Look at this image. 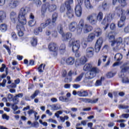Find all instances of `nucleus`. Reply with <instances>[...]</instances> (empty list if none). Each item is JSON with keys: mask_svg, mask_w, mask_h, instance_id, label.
Instances as JSON below:
<instances>
[{"mask_svg": "<svg viewBox=\"0 0 129 129\" xmlns=\"http://www.w3.org/2000/svg\"><path fill=\"white\" fill-rule=\"evenodd\" d=\"M17 22H19L22 25H26L27 24L26 16L19 14L17 17Z\"/></svg>", "mask_w": 129, "mask_h": 129, "instance_id": "nucleus-14", "label": "nucleus"}, {"mask_svg": "<svg viewBox=\"0 0 129 129\" xmlns=\"http://www.w3.org/2000/svg\"><path fill=\"white\" fill-rule=\"evenodd\" d=\"M103 42V40H102V38L100 37L99 39H98L95 45V50L96 51V53H98V52L100 51V48H101Z\"/></svg>", "mask_w": 129, "mask_h": 129, "instance_id": "nucleus-8", "label": "nucleus"}, {"mask_svg": "<svg viewBox=\"0 0 129 129\" xmlns=\"http://www.w3.org/2000/svg\"><path fill=\"white\" fill-rule=\"evenodd\" d=\"M107 76L108 78H111V77H113V76H114V74L112 72H110L107 74Z\"/></svg>", "mask_w": 129, "mask_h": 129, "instance_id": "nucleus-55", "label": "nucleus"}, {"mask_svg": "<svg viewBox=\"0 0 129 129\" xmlns=\"http://www.w3.org/2000/svg\"><path fill=\"white\" fill-rule=\"evenodd\" d=\"M73 87L75 89H77L78 88H80V85L79 84H74L73 85Z\"/></svg>", "mask_w": 129, "mask_h": 129, "instance_id": "nucleus-62", "label": "nucleus"}, {"mask_svg": "<svg viewBox=\"0 0 129 129\" xmlns=\"http://www.w3.org/2000/svg\"><path fill=\"white\" fill-rule=\"evenodd\" d=\"M81 43L79 40H75L69 42V46L72 47L73 52H77L80 49Z\"/></svg>", "mask_w": 129, "mask_h": 129, "instance_id": "nucleus-4", "label": "nucleus"}, {"mask_svg": "<svg viewBox=\"0 0 129 129\" xmlns=\"http://www.w3.org/2000/svg\"><path fill=\"white\" fill-rule=\"evenodd\" d=\"M121 16L120 20L118 23V26L119 28H122L124 26V21L125 20V11L124 10H121Z\"/></svg>", "mask_w": 129, "mask_h": 129, "instance_id": "nucleus-7", "label": "nucleus"}, {"mask_svg": "<svg viewBox=\"0 0 129 129\" xmlns=\"http://www.w3.org/2000/svg\"><path fill=\"white\" fill-rule=\"evenodd\" d=\"M79 27L77 29L76 34L80 35L82 33V30L84 34H87L93 30V28L90 25L85 24L84 25V20L81 19L78 24Z\"/></svg>", "mask_w": 129, "mask_h": 129, "instance_id": "nucleus-2", "label": "nucleus"}, {"mask_svg": "<svg viewBox=\"0 0 129 129\" xmlns=\"http://www.w3.org/2000/svg\"><path fill=\"white\" fill-rule=\"evenodd\" d=\"M59 99L60 101H62V102H69V98H65L64 96H60Z\"/></svg>", "mask_w": 129, "mask_h": 129, "instance_id": "nucleus-39", "label": "nucleus"}, {"mask_svg": "<svg viewBox=\"0 0 129 129\" xmlns=\"http://www.w3.org/2000/svg\"><path fill=\"white\" fill-rule=\"evenodd\" d=\"M4 47L6 49V50H7L9 54L11 55V49H10V47L8 46L7 45H4Z\"/></svg>", "mask_w": 129, "mask_h": 129, "instance_id": "nucleus-53", "label": "nucleus"}, {"mask_svg": "<svg viewBox=\"0 0 129 129\" xmlns=\"http://www.w3.org/2000/svg\"><path fill=\"white\" fill-rule=\"evenodd\" d=\"M39 93H40V91L38 90H36L34 93L31 95V98L32 99H34V98H35V97H36V96H37V95H38V94H39Z\"/></svg>", "mask_w": 129, "mask_h": 129, "instance_id": "nucleus-44", "label": "nucleus"}, {"mask_svg": "<svg viewBox=\"0 0 129 129\" xmlns=\"http://www.w3.org/2000/svg\"><path fill=\"white\" fill-rule=\"evenodd\" d=\"M57 29L59 34H60L61 35L64 34L63 33V27H62L61 25H58Z\"/></svg>", "mask_w": 129, "mask_h": 129, "instance_id": "nucleus-43", "label": "nucleus"}, {"mask_svg": "<svg viewBox=\"0 0 129 129\" xmlns=\"http://www.w3.org/2000/svg\"><path fill=\"white\" fill-rule=\"evenodd\" d=\"M27 113H28L29 115H31L34 113L35 120H38L39 118H40V116H37V114H38V113L35 111H34L33 109H30L28 111Z\"/></svg>", "mask_w": 129, "mask_h": 129, "instance_id": "nucleus-21", "label": "nucleus"}, {"mask_svg": "<svg viewBox=\"0 0 129 129\" xmlns=\"http://www.w3.org/2000/svg\"><path fill=\"white\" fill-rule=\"evenodd\" d=\"M61 36L63 41H68V40H70L72 37V33L71 32H67L63 33Z\"/></svg>", "mask_w": 129, "mask_h": 129, "instance_id": "nucleus-19", "label": "nucleus"}, {"mask_svg": "<svg viewBox=\"0 0 129 129\" xmlns=\"http://www.w3.org/2000/svg\"><path fill=\"white\" fill-rule=\"evenodd\" d=\"M29 18L31 19L32 20H30L28 22V25L30 27H34L36 25V21H34V19L35 17L33 14L31 13L29 15Z\"/></svg>", "mask_w": 129, "mask_h": 129, "instance_id": "nucleus-20", "label": "nucleus"}, {"mask_svg": "<svg viewBox=\"0 0 129 129\" xmlns=\"http://www.w3.org/2000/svg\"><path fill=\"white\" fill-rule=\"evenodd\" d=\"M95 85V86H100V85H101V80H97Z\"/></svg>", "mask_w": 129, "mask_h": 129, "instance_id": "nucleus-57", "label": "nucleus"}, {"mask_svg": "<svg viewBox=\"0 0 129 129\" xmlns=\"http://www.w3.org/2000/svg\"><path fill=\"white\" fill-rule=\"evenodd\" d=\"M82 45L84 48H86L87 47V41H85L84 39L82 40Z\"/></svg>", "mask_w": 129, "mask_h": 129, "instance_id": "nucleus-47", "label": "nucleus"}, {"mask_svg": "<svg viewBox=\"0 0 129 129\" xmlns=\"http://www.w3.org/2000/svg\"><path fill=\"white\" fill-rule=\"evenodd\" d=\"M124 33H129V26L126 27L124 29Z\"/></svg>", "mask_w": 129, "mask_h": 129, "instance_id": "nucleus-64", "label": "nucleus"}, {"mask_svg": "<svg viewBox=\"0 0 129 129\" xmlns=\"http://www.w3.org/2000/svg\"><path fill=\"white\" fill-rule=\"evenodd\" d=\"M83 76H84V73H81L79 76H78L76 79L75 80V82H80L83 78Z\"/></svg>", "mask_w": 129, "mask_h": 129, "instance_id": "nucleus-33", "label": "nucleus"}, {"mask_svg": "<svg viewBox=\"0 0 129 129\" xmlns=\"http://www.w3.org/2000/svg\"><path fill=\"white\" fill-rule=\"evenodd\" d=\"M67 17L68 19H72L74 17V11L71 8H67Z\"/></svg>", "mask_w": 129, "mask_h": 129, "instance_id": "nucleus-16", "label": "nucleus"}, {"mask_svg": "<svg viewBox=\"0 0 129 129\" xmlns=\"http://www.w3.org/2000/svg\"><path fill=\"white\" fill-rule=\"evenodd\" d=\"M98 101V99H96L95 100H92L90 99L85 98L84 102L88 103H96V102Z\"/></svg>", "mask_w": 129, "mask_h": 129, "instance_id": "nucleus-32", "label": "nucleus"}, {"mask_svg": "<svg viewBox=\"0 0 129 129\" xmlns=\"http://www.w3.org/2000/svg\"><path fill=\"white\" fill-rule=\"evenodd\" d=\"M57 18H58V14L54 13L52 15V23H55L56 21H57Z\"/></svg>", "mask_w": 129, "mask_h": 129, "instance_id": "nucleus-42", "label": "nucleus"}, {"mask_svg": "<svg viewBox=\"0 0 129 129\" xmlns=\"http://www.w3.org/2000/svg\"><path fill=\"white\" fill-rule=\"evenodd\" d=\"M78 95L80 97H86L88 96V92L87 91H78Z\"/></svg>", "mask_w": 129, "mask_h": 129, "instance_id": "nucleus-25", "label": "nucleus"}, {"mask_svg": "<svg viewBox=\"0 0 129 129\" xmlns=\"http://www.w3.org/2000/svg\"><path fill=\"white\" fill-rule=\"evenodd\" d=\"M75 62V58L73 57H69L67 58H62L61 60V63L64 64L66 63L67 65L72 66Z\"/></svg>", "mask_w": 129, "mask_h": 129, "instance_id": "nucleus-6", "label": "nucleus"}, {"mask_svg": "<svg viewBox=\"0 0 129 129\" xmlns=\"http://www.w3.org/2000/svg\"><path fill=\"white\" fill-rule=\"evenodd\" d=\"M103 10H107L109 8V4L106 2H104L102 5Z\"/></svg>", "mask_w": 129, "mask_h": 129, "instance_id": "nucleus-45", "label": "nucleus"}, {"mask_svg": "<svg viewBox=\"0 0 129 129\" xmlns=\"http://www.w3.org/2000/svg\"><path fill=\"white\" fill-rule=\"evenodd\" d=\"M128 63H125L121 67V73H125L128 70Z\"/></svg>", "mask_w": 129, "mask_h": 129, "instance_id": "nucleus-23", "label": "nucleus"}, {"mask_svg": "<svg viewBox=\"0 0 129 129\" xmlns=\"http://www.w3.org/2000/svg\"><path fill=\"white\" fill-rule=\"evenodd\" d=\"M86 55L88 58H92L94 56V48L92 47H88L86 50Z\"/></svg>", "mask_w": 129, "mask_h": 129, "instance_id": "nucleus-10", "label": "nucleus"}, {"mask_svg": "<svg viewBox=\"0 0 129 129\" xmlns=\"http://www.w3.org/2000/svg\"><path fill=\"white\" fill-rule=\"evenodd\" d=\"M11 36H12V38H13L14 41H16V40H17L18 37H17V35H16V33L15 32H12L11 34Z\"/></svg>", "mask_w": 129, "mask_h": 129, "instance_id": "nucleus-52", "label": "nucleus"}, {"mask_svg": "<svg viewBox=\"0 0 129 129\" xmlns=\"http://www.w3.org/2000/svg\"><path fill=\"white\" fill-rule=\"evenodd\" d=\"M93 34H94L95 37H99L102 34V30L101 29L98 28L94 30Z\"/></svg>", "mask_w": 129, "mask_h": 129, "instance_id": "nucleus-22", "label": "nucleus"}, {"mask_svg": "<svg viewBox=\"0 0 129 129\" xmlns=\"http://www.w3.org/2000/svg\"><path fill=\"white\" fill-rule=\"evenodd\" d=\"M122 83H128V78L125 77L122 79Z\"/></svg>", "mask_w": 129, "mask_h": 129, "instance_id": "nucleus-59", "label": "nucleus"}, {"mask_svg": "<svg viewBox=\"0 0 129 129\" xmlns=\"http://www.w3.org/2000/svg\"><path fill=\"white\" fill-rule=\"evenodd\" d=\"M62 113H63V111H57L54 114H55V116H56L57 118H59V116L60 114H62Z\"/></svg>", "mask_w": 129, "mask_h": 129, "instance_id": "nucleus-51", "label": "nucleus"}, {"mask_svg": "<svg viewBox=\"0 0 129 129\" xmlns=\"http://www.w3.org/2000/svg\"><path fill=\"white\" fill-rule=\"evenodd\" d=\"M34 3L36 5L37 7H40L42 5L41 0H35Z\"/></svg>", "mask_w": 129, "mask_h": 129, "instance_id": "nucleus-49", "label": "nucleus"}, {"mask_svg": "<svg viewBox=\"0 0 129 129\" xmlns=\"http://www.w3.org/2000/svg\"><path fill=\"white\" fill-rule=\"evenodd\" d=\"M8 28L7 27V25L6 24H2L0 26V30L2 32H6L7 31Z\"/></svg>", "mask_w": 129, "mask_h": 129, "instance_id": "nucleus-41", "label": "nucleus"}, {"mask_svg": "<svg viewBox=\"0 0 129 129\" xmlns=\"http://www.w3.org/2000/svg\"><path fill=\"white\" fill-rule=\"evenodd\" d=\"M114 59H116L117 58L116 61L118 62H119L121 59H122V54L120 53H117L115 55Z\"/></svg>", "mask_w": 129, "mask_h": 129, "instance_id": "nucleus-37", "label": "nucleus"}, {"mask_svg": "<svg viewBox=\"0 0 129 129\" xmlns=\"http://www.w3.org/2000/svg\"><path fill=\"white\" fill-rule=\"evenodd\" d=\"M103 19V14L102 12H99L98 15L96 14V20L99 22H101Z\"/></svg>", "mask_w": 129, "mask_h": 129, "instance_id": "nucleus-30", "label": "nucleus"}, {"mask_svg": "<svg viewBox=\"0 0 129 129\" xmlns=\"http://www.w3.org/2000/svg\"><path fill=\"white\" fill-rule=\"evenodd\" d=\"M66 10L65 6L64 5H61L60 9V11L63 13Z\"/></svg>", "mask_w": 129, "mask_h": 129, "instance_id": "nucleus-63", "label": "nucleus"}, {"mask_svg": "<svg viewBox=\"0 0 129 129\" xmlns=\"http://www.w3.org/2000/svg\"><path fill=\"white\" fill-rule=\"evenodd\" d=\"M27 13H28V8H22L20 9L19 15L26 16V15H27Z\"/></svg>", "mask_w": 129, "mask_h": 129, "instance_id": "nucleus-26", "label": "nucleus"}, {"mask_svg": "<svg viewBox=\"0 0 129 129\" xmlns=\"http://www.w3.org/2000/svg\"><path fill=\"white\" fill-rule=\"evenodd\" d=\"M73 4V0H67L65 3L66 8H71L70 6Z\"/></svg>", "mask_w": 129, "mask_h": 129, "instance_id": "nucleus-38", "label": "nucleus"}, {"mask_svg": "<svg viewBox=\"0 0 129 129\" xmlns=\"http://www.w3.org/2000/svg\"><path fill=\"white\" fill-rule=\"evenodd\" d=\"M45 66L46 64H44L43 63L41 64L37 69L38 72H39V73H43V72H44Z\"/></svg>", "mask_w": 129, "mask_h": 129, "instance_id": "nucleus-31", "label": "nucleus"}, {"mask_svg": "<svg viewBox=\"0 0 129 129\" xmlns=\"http://www.w3.org/2000/svg\"><path fill=\"white\" fill-rule=\"evenodd\" d=\"M113 19V16L111 14H109L106 15L105 18L103 19V21L101 22L102 25H105L107 23H110Z\"/></svg>", "mask_w": 129, "mask_h": 129, "instance_id": "nucleus-12", "label": "nucleus"}, {"mask_svg": "<svg viewBox=\"0 0 129 129\" xmlns=\"http://www.w3.org/2000/svg\"><path fill=\"white\" fill-rule=\"evenodd\" d=\"M84 71H89L85 75V78L87 79H92L96 76V74H98L100 72L99 69L96 67H93L92 64L90 63H87L84 66Z\"/></svg>", "mask_w": 129, "mask_h": 129, "instance_id": "nucleus-1", "label": "nucleus"}, {"mask_svg": "<svg viewBox=\"0 0 129 129\" xmlns=\"http://www.w3.org/2000/svg\"><path fill=\"white\" fill-rule=\"evenodd\" d=\"M5 68H6V65L2 64V67L0 68V72H4L5 71Z\"/></svg>", "mask_w": 129, "mask_h": 129, "instance_id": "nucleus-60", "label": "nucleus"}, {"mask_svg": "<svg viewBox=\"0 0 129 129\" xmlns=\"http://www.w3.org/2000/svg\"><path fill=\"white\" fill-rule=\"evenodd\" d=\"M72 81V78L71 77H70L69 78H66L64 79V82L66 83H70Z\"/></svg>", "mask_w": 129, "mask_h": 129, "instance_id": "nucleus-48", "label": "nucleus"}, {"mask_svg": "<svg viewBox=\"0 0 129 129\" xmlns=\"http://www.w3.org/2000/svg\"><path fill=\"white\" fill-rule=\"evenodd\" d=\"M87 21L91 25H96L97 24V20H96V13H93L87 17Z\"/></svg>", "mask_w": 129, "mask_h": 129, "instance_id": "nucleus-5", "label": "nucleus"}, {"mask_svg": "<svg viewBox=\"0 0 129 129\" xmlns=\"http://www.w3.org/2000/svg\"><path fill=\"white\" fill-rule=\"evenodd\" d=\"M57 9V6H56L54 4H52L51 5H48L46 7V9H44V8L42 7L41 12L42 13H45L46 10H47L48 12H54Z\"/></svg>", "mask_w": 129, "mask_h": 129, "instance_id": "nucleus-9", "label": "nucleus"}, {"mask_svg": "<svg viewBox=\"0 0 129 129\" xmlns=\"http://www.w3.org/2000/svg\"><path fill=\"white\" fill-rule=\"evenodd\" d=\"M78 28L79 26L76 22H72L69 25V29L71 32H75Z\"/></svg>", "mask_w": 129, "mask_h": 129, "instance_id": "nucleus-11", "label": "nucleus"}, {"mask_svg": "<svg viewBox=\"0 0 129 129\" xmlns=\"http://www.w3.org/2000/svg\"><path fill=\"white\" fill-rule=\"evenodd\" d=\"M107 58V56L106 55H103L101 59H99L98 62V66H100V64H101V59L104 61L105 62L106 61V58Z\"/></svg>", "mask_w": 129, "mask_h": 129, "instance_id": "nucleus-35", "label": "nucleus"}, {"mask_svg": "<svg viewBox=\"0 0 129 129\" xmlns=\"http://www.w3.org/2000/svg\"><path fill=\"white\" fill-rule=\"evenodd\" d=\"M18 108L19 107L16 104H14L12 105V109H13L14 111L18 110Z\"/></svg>", "mask_w": 129, "mask_h": 129, "instance_id": "nucleus-58", "label": "nucleus"}, {"mask_svg": "<svg viewBox=\"0 0 129 129\" xmlns=\"http://www.w3.org/2000/svg\"><path fill=\"white\" fill-rule=\"evenodd\" d=\"M48 49L51 52H57L58 51V46L57 44L54 42H51L48 45Z\"/></svg>", "mask_w": 129, "mask_h": 129, "instance_id": "nucleus-15", "label": "nucleus"}, {"mask_svg": "<svg viewBox=\"0 0 129 129\" xmlns=\"http://www.w3.org/2000/svg\"><path fill=\"white\" fill-rule=\"evenodd\" d=\"M87 62V58L85 56H82L80 59V64H82L83 65L85 64Z\"/></svg>", "mask_w": 129, "mask_h": 129, "instance_id": "nucleus-36", "label": "nucleus"}, {"mask_svg": "<svg viewBox=\"0 0 129 129\" xmlns=\"http://www.w3.org/2000/svg\"><path fill=\"white\" fill-rule=\"evenodd\" d=\"M95 39V36L93 33H91L89 34L87 37V42L89 43H91L93 40Z\"/></svg>", "mask_w": 129, "mask_h": 129, "instance_id": "nucleus-28", "label": "nucleus"}, {"mask_svg": "<svg viewBox=\"0 0 129 129\" xmlns=\"http://www.w3.org/2000/svg\"><path fill=\"white\" fill-rule=\"evenodd\" d=\"M63 87L66 89H70V87H71V84H64Z\"/></svg>", "mask_w": 129, "mask_h": 129, "instance_id": "nucleus-56", "label": "nucleus"}, {"mask_svg": "<svg viewBox=\"0 0 129 129\" xmlns=\"http://www.w3.org/2000/svg\"><path fill=\"white\" fill-rule=\"evenodd\" d=\"M31 43L33 46H36L37 45V43H38L37 38H32V39L31 41Z\"/></svg>", "mask_w": 129, "mask_h": 129, "instance_id": "nucleus-46", "label": "nucleus"}, {"mask_svg": "<svg viewBox=\"0 0 129 129\" xmlns=\"http://www.w3.org/2000/svg\"><path fill=\"white\" fill-rule=\"evenodd\" d=\"M2 117H3V119H6L7 120H9V119H10V116H8L6 114H4L2 115Z\"/></svg>", "mask_w": 129, "mask_h": 129, "instance_id": "nucleus-54", "label": "nucleus"}, {"mask_svg": "<svg viewBox=\"0 0 129 129\" xmlns=\"http://www.w3.org/2000/svg\"><path fill=\"white\" fill-rule=\"evenodd\" d=\"M6 18H7L6 12L0 11V24L3 23L4 20H6Z\"/></svg>", "mask_w": 129, "mask_h": 129, "instance_id": "nucleus-27", "label": "nucleus"}, {"mask_svg": "<svg viewBox=\"0 0 129 129\" xmlns=\"http://www.w3.org/2000/svg\"><path fill=\"white\" fill-rule=\"evenodd\" d=\"M118 107L121 109H127V108H128V106L124 105H119Z\"/></svg>", "mask_w": 129, "mask_h": 129, "instance_id": "nucleus-50", "label": "nucleus"}, {"mask_svg": "<svg viewBox=\"0 0 129 129\" xmlns=\"http://www.w3.org/2000/svg\"><path fill=\"white\" fill-rule=\"evenodd\" d=\"M107 37L109 39V42L112 47H114L116 45V47L113 48V50H117L119 45L122 43V38L118 37L115 40L114 35L112 34V32H110L108 34Z\"/></svg>", "mask_w": 129, "mask_h": 129, "instance_id": "nucleus-3", "label": "nucleus"}, {"mask_svg": "<svg viewBox=\"0 0 129 129\" xmlns=\"http://www.w3.org/2000/svg\"><path fill=\"white\" fill-rule=\"evenodd\" d=\"M43 32V29L41 27L35 28L34 30V33L35 35H39L40 33Z\"/></svg>", "mask_w": 129, "mask_h": 129, "instance_id": "nucleus-34", "label": "nucleus"}, {"mask_svg": "<svg viewBox=\"0 0 129 129\" xmlns=\"http://www.w3.org/2000/svg\"><path fill=\"white\" fill-rule=\"evenodd\" d=\"M66 50V45L65 44H61L59 47V52L61 54H63L65 52Z\"/></svg>", "mask_w": 129, "mask_h": 129, "instance_id": "nucleus-29", "label": "nucleus"}, {"mask_svg": "<svg viewBox=\"0 0 129 129\" xmlns=\"http://www.w3.org/2000/svg\"><path fill=\"white\" fill-rule=\"evenodd\" d=\"M81 6H82V4H78L75 8V14L77 17H81V15H82V8Z\"/></svg>", "mask_w": 129, "mask_h": 129, "instance_id": "nucleus-13", "label": "nucleus"}, {"mask_svg": "<svg viewBox=\"0 0 129 129\" xmlns=\"http://www.w3.org/2000/svg\"><path fill=\"white\" fill-rule=\"evenodd\" d=\"M10 19L12 22L14 24L18 22V16H17V13L15 12H12L10 13Z\"/></svg>", "mask_w": 129, "mask_h": 129, "instance_id": "nucleus-18", "label": "nucleus"}, {"mask_svg": "<svg viewBox=\"0 0 129 129\" xmlns=\"http://www.w3.org/2000/svg\"><path fill=\"white\" fill-rule=\"evenodd\" d=\"M85 6L87 8V9H91L92 6H91V4H90V1L89 0H87L85 2Z\"/></svg>", "mask_w": 129, "mask_h": 129, "instance_id": "nucleus-40", "label": "nucleus"}, {"mask_svg": "<svg viewBox=\"0 0 129 129\" xmlns=\"http://www.w3.org/2000/svg\"><path fill=\"white\" fill-rule=\"evenodd\" d=\"M49 107L52 110H58V109H61V105L59 104L49 105Z\"/></svg>", "mask_w": 129, "mask_h": 129, "instance_id": "nucleus-24", "label": "nucleus"}, {"mask_svg": "<svg viewBox=\"0 0 129 129\" xmlns=\"http://www.w3.org/2000/svg\"><path fill=\"white\" fill-rule=\"evenodd\" d=\"M49 122H52V123H55L57 124V121L56 120L53 119V118H49L48 119Z\"/></svg>", "mask_w": 129, "mask_h": 129, "instance_id": "nucleus-61", "label": "nucleus"}, {"mask_svg": "<svg viewBox=\"0 0 129 129\" xmlns=\"http://www.w3.org/2000/svg\"><path fill=\"white\" fill-rule=\"evenodd\" d=\"M8 6L10 9H16L19 6V1H11L8 3Z\"/></svg>", "mask_w": 129, "mask_h": 129, "instance_id": "nucleus-17", "label": "nucleus"}]
</instances>
